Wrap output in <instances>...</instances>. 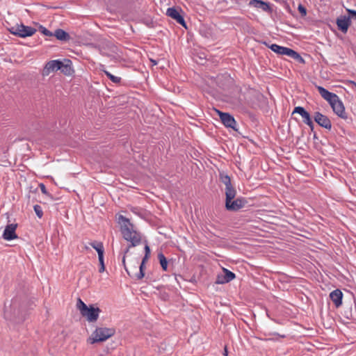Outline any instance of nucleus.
<instances>
[{
    "mask_svg": "<svg viewBox=\"0 0 356 356\" xmlns=\"http://www.w3.org/2000/svg\"><path fill=\"white\" fill-rule=\"evenodd\" d=\"M119 223L121 225V233L124 239L131 243L130 246H137L141 242V234L135 229L130 220L120 215L119 216Z\"/></svg>",
    "mask_w": 356,
    "mask_h": 356,
    "instance_id": "nucleus-1",
    "label": "nucleus"
},
{
    "mask_svg": "<svg viewBox=\"0 0 356 356\" xmlns=\"http://www.w3.org/2000/svg\"><path fill=\"white\" fill-rule=\"evenodd\" d=\"M115 333V330L114 328L98 327L88 338L87 343L90 344H95L97 343L105 341L108 338L113 336Z\"/></svg>",
    "mask_w": 356,
    "mask_h": 356,
    "instance_id": "nucleus-2",
    "label": "nucleus"
},
{
    "mask_svg": "<svg viewBox=\"0 0 356 356\" xmlns=\"http://www.w3.org/2000/svg\"><path fill=\"white\" fill-rule=\"evenodd\" d=\"M236 191L225 195V208L228 211H237L243 208L248 203L244 197H238L234 200Z\"/></svg>",
    "mask_w": 356,
    "mask_h": 356,
    "instance_id": "nucleus-3",
    "label": "nucleus"
},
{
    "mask_svg": "<svg viewBox=\"0 0 356 356\" xmlns=\"http://www.w3.org/2000/svg\"><path fill=\"white\" fill-rule=\"evenodd\" d=\"M9 31L12 34L20 38L31 36L36 32L35 29L31 26H25L23 24H16L15 26H12Z\"/></svg>",
    "mask_w": 356,
    "mask_h": 356,
    "instance_id": "nucleus-4",
    "label": "nucleus"
},
{
    "mask_svg": "<svg viewBox=\"0 0 356 356\" xmlns=\"http://www.w3.org/2000/svg\"><path fill=\"white\" fill-rule=\"evenodd\" d=\"M330 105L331 106L334 113L339 117L343 119L348 118V115L345 111V107L343 106V104L340 100L338 96L330 103Z\"/></svg>",
    "mask_w": 356,
    "mask_h": 356,
    "instance_id": "nucleus-5",
    "label": "nucleus"
},
{
    "mask_svg": "<svg viewBox=\"0 0 356 356\" xmlns=\"http://www.w3.org/2000/svg\"><path fill=\"white\" fill-rule=\"evenodd\" d=\"M220 117L222 123L228 128H232L234 131H236V121L234 118L228 113H223L218 110H216Z\"/></svg>",
    "mask_w": 356,
    "mask_h": 356,
    "instance_id": "nucleus-6",
    "label": "nucleus"
},
{
    "mask_svg": "<svg viewBox=\"0 0 356 356\" xmlns=\"http://www.w3.org/2000/svg\"><path fill=\"white\" fill-rule=\"evenodd\" d=\"M298 113L302 118V122L308 125L312 131L314 130V122L312 120L310 114L302 106L295 107L292 114Z\"/></svg>",
    "mask_w": 356,
    "mask_h": 356,
    "instance_id": "nucleus-7",
    "label": "nucleus"
},
{
    "mask_svg": "<svg viewBox=\"0 0 356 356\" xmlns=\"http://www.w3.org/2000/svg\"><path fill=\"white\" fill-rule=\"evenodd\" d=\"M101 310L99 307L90 305L89 307L81 314L86 317L88 322H96L99 318Z\"/></svg>",
    "mask_w": 356,
    "mask_h": 356,
    "instance_id": "nucleus-8",
    "label": "nucleus"
},
{
    "mask_svg": "<svg viewBox=\"0 0 356 356\" xmlns=\"http://www.w3.org/2000/svg\"><path fill=\"white\" fill-rule=\"evenodd\" d=\"M181 10H179L175 7L168 8L166 11V15L175 19L178 24L186 28L185 20L183 16L180 14Z\"/></svg>",
    "mask_w": 356,
    "mask_h": 356,
    "instance_id": "nucleus-9",
    "label": "nucleus"
},
{
    "mask_svg": "<svg viewBox=\"0 0 356 356\" xmlns=\"http://www.w3.org/2000/svg\"><path fill=\"white\" fill-rule=\"evenodd\" d=\"M63 66V63L59 60L49 61L43 70V75H49L51 72L58 71Z\"/></svg>",
    "mask_w": 356,
    "mask_h": 356,
    "instance_id": "nucleus-10",
    "label": "nucleus"
},
{
    "mask_svg": "<svg viewBox=\"0 0 356 356\" xmlns=\"http://www.w3.org/2000/svg\"><path fill=\"white\" fill-rule=\"evenodd\" d=\"M314 120L321 127L330 130L332 129V123L330 120L325 115L320 112L314 113Z\"/></svg>",
    "mask_w": 356,
    "mask_h": 356,
    "instance_id": "nucleus-11",
    "label": "nucleus"
},
{
    "mask_svg": "<svg viewBox=\"0 0 356 356\" xmlns=\"http://www.w3.org/2000/svg\"><path fill=\"white\" fill-rule=\"evenodd\" d=\"M219 178L220 181L225 185V195L236 191L234 186L231 183L230 177L225 172H220Z\"/></svg>",
    "mask_w": 356,
    "mask_h": 356,
    "instance_id": "nucleus-12",
    "label": "nucleus"
},
{
    "mask_svg": "<svg viewBox=\"0 0 356 356\" xmlns=\"http://www.w3.org/2000/svg\"><path fill=\"white\" fill-rule=\"evenodd\" d=\"M17 227V224L8 225L3 233V238L7 241H11L17 238L15 230Z\"/></svg>",
    "mask_w": 356,
    "mask_h": 356,
    "instance_id": "nucleus-13",
    "label": "nucleus"
},
{
    "mask_svg": "<svg viewBox=\"0 0 356 356\" xmlns=\"http://www.w3.org/2000/svg\"><path fill=\"white\" fill-rule=\"evenodd\" d=\"M223 275H218L217 277L216 283L218 284H225L227 283L232 280H233L236 275L234 273L229 270L227 268H223Z\"/></svg>",
    "mask_w": 356,
    "mask_h": 356,
    "instance_id": "nucleus-14",
    "label": "nucleus"
},
{
    "mask_svg": "<svg viewBox=\"0 0 356 356\" xmlns=\"http://www.w3.org/2000/svg\"><path fill=\"white\" fill-rule=\"evenodd\" d=\"M351 21L350 17H347V16H341L337 19V24L340 31L343 33H346L348 27L350 26Z\"/></svg>",
    "mask_w": 356,
    "mask_h": 356,
    "instance_id": "nucleus-15",
    "label": "nucleus"
},
{
    "mask_svg": "<svg viewBox=\"0 0 356 356\" xmlns=\"http://www.w3.org/2000/svg\"><path fill=\"white\" fill-rule=\"evenodd\" d=\"M316 88L321 95V96L325 99L330 104L332 101H333L337 95L334 93H332L322 86H317Z\"/></svg>",
    "mask_w": 356,
    "mask_h": 356,
    "instance_id": "nucleus-16",
    "label": "nucleus"
},
{
    "mask_svg": "<svg viewBox=\"0 0 356 356\" xmlns=\"http://www.w3.org/2000/svg\"><path fill=\"white\" fill-rule=\"evenodd\" d=\"M249 6H253V7H255V8H261L264 11L267 12V13H271L272 12V9L270 7L269 3H266L265 1H263L261 0H251L249 2Z\"/></svg>",
    "mask_w": 356,
    "mask_h": 356,
    "instance_id": "nucleus-17",
    "label": "nucleus"
},
{
    "mask_svg": "<svg viewBox=\"0 0 356 356\" xmlns=\"http://www.w3.org/2000/svg\"><path fill=\"white\" fill-rule=\"evenodd\" d=\"M330 298L337 307L342 304L343 293L339 289H335L330 294Z\"/></svg>",
    "mask_w": 356,
    "mask_h": 356,
    "instance_id": "nucleus-18",
    "label": "nucleus"
},
{
    "mask_svg": "<svg viewBox=\"0 0 356 356\" xmlns=\"http://www.w3.org/2000/svg\"><path fill=\"white\" fill-rule=\"evenodd\" d=\"M284 55L288 56L300 63H305L303 58L297 51L293 50L292 49L286 47Z\"/></svg>",
    "mask_w": 356,
    "mask_h": 356,
    "instance_id": "nucleus-19",
    "label": "nucleus"
},
{
    "mask_svg": "<svg viewBox=\"0 0 356 356\" xmlns=\"http://www.w3.org/2000/svg\"><path fill=\"white\" fill-rule=\"evenodd\" d=\"M58 40L66 41L70 38L69 34L63 29H58L53 34Z\"/></svg>",
    "mask_w": 356,
    "mask_h": 356,
    "instance_id": "nucleus-20",
    "label": "nucleus"
},
{
    "mask_svg": "<svg viewBox=\"0 0 356 356\" xmlns=\"http://www.w3.org/2000/svg\"><path fill=\"white\" fill-rule=\"evenodd\" d=\"M268 48L279 55H284V51L286 49V47L280 46L277 44H272L268 46Z\"/></svg>",
    "mask_w": 356,
    "mask_h": 356,
    "instance_id": "nucleus-21",
    "label": "nucleus"
},
{
    "mask_svg": "<svg viewBox=\"0 0 356 356\" xmlns=\"http://www.w3.org/2000/svg\"><path fill=\"white\" fill-rule=\"evenodd\" d=\"M63 63V66L60 70H61L62 72H63L65 74L69 75L72 72V68H71V64L72 62L70 60H65V62Z\"/></svg>",
    "mask_w": 356,
    "mask_h": 356,
    "instance_id": "nucleus-22",
    "label": "nucleus"
},
{
    "mask_svg": "<svg viewBox=\"0 0 356 356\" xmlns=\"http://www.w3.org/2000/svg\"><path fill=\"white\" fill-rule=\"evenodd\" d=\"M90 244L97 252L98 257L99 256L100 253L102 254H104V248L102 243L94 241V242L90 243Z\"/></svg>",
    "mask_w": 356,
    "mask_h": 356,
    "instance_id": "nucleus-23",
    "label": "nucleus"
},
{
    "mask_svg": "<svg viewBox=\"0 0 356 356\" xmlns=\"http://www.w3.org/2000/svg\"><path fill=\"white\" fill-rule=\"evenodd\" d=\"M158 259L159 260V263L162 267V269L165 271L168 270V261L162 252L158 254Z\"/></svg>",
    "mask_w": 356,
    "mask_h": 356,
    "instance_id": "nucleus-24",
    "label": "nucleus"
},
{
    "mask_svg": "<svg viewBox=\"0 0 356 356\" xmlns=\"http://www.w3.org/2000/svg\"><path fill=\"white\" fill-rule=\"evenodd\" d=\"M89 307H88L81 298H78L76 302V308L79 310L80 314H82Z\"/></svg>",
    "mask_w": 356,
    "mask_h": 356,
    "instance_id": "nucleus-25",
    "label": "nucleus"
},
{
    "mask_svg": "<svg viewBox=\"0 0 356 356\" xmlns=\"http://www.w3.org/2000/svg\"><path fill=\"white\" fill-rule=\"evenodd\" d=\"M144 268L145 264L141 263L139 266V272L137 273H134L133 277H135L138 280H141L145 276Z\"/></svg>",
    "mask_w": 356,
    "mask_h": 356,
    "instance_id": "nucleus-26",
    "label": "nucleus"
},
{
    "mask_svg": "<svg viewBox=\"0 0 356 356\" xmlns=\"http://www.w3.org/2000/svg\"><path fill=\"white\" fill-rule=\"evenodd\" d=\"M104 74L106 75V76L113 83H119L121 81V78L119 76H116L111 74L107 70H104Z\"/></svg>",
    "mask_w": 356,
    "mask_h": 356,
    "instance_id": "nucleus-27",
    "label": "nucleus"
},
{
    "mask_svg": "<svg viewBox=\"0 0 356 356\" xmlns=\"http://www.w3.org/2000/svg\"><path fill=\"white\" fill-rule=\"evenodd\" d=\"M99 262V273H103L105 270V265H104V254H99V256L98 257Z\"/></svg>",
    "mask_w": 356,
    "mask_h": 356,
    "instance_id": "nucleus-28",
    "label": "nucleus"
},
{
    "mask_svg": "<svg viewBox=\"0 0 356 356\" xmlns=\"http://www.w3.org/2000/svg\"><path fill=\"white\" fill-rule=\"evenodd\" d=\"M33 209H34V211L35 212V214L37 215V216L39 218H41L43 216V212H42V209L41 208V207L38 204H35L34 207H33Z\"/></svg>",
    "mask_w": 356,
    "mask_h": 356,
    "instance_id": "nucleus-29",
    "label": "nucleus"
},
{
    "mask_svg": "<svg viewBox=\"0 0 356 356\" xmlns=\"http://www.w3.org/2000/svg\"><path fill=\"white\" fill-rule=\"evenodd\" d=\"M125 259H126V256L125 255H123L122 257V264H123V266L124 268V270H126V272L127 273V274L130 276V277H134V273L133 272H131L128 270L127 266H126V263H125Z\"/></svg>",
    "mask_w": 356,
    "mask_h": 356,
    "instance_id": "nucleus-30",
    "label": "nucleus"
},
{
    "mask_svg": "<svg viewBox=\"0 0 356 356\" xmlns=\"http://www.w3.org/2000/svg\"><path fill=\"white\" fill-rule=\"evenodd\" d=\"M40 30L44 35H47V36L53 35L52 33L50 31H49L48 29H47L45 27H44L42 26H40Z\"/></svg>",
    "mask_w": 356,
    "mask_h": 356,
    "instance_id": "nucleus-31",
    "label": "nucleus"
},
{
    "mask_svg": "<svg viewBox=\"0 0 356 356\" xmlns=\"http://www.w3.org/2000/svg\"><path fill=\"white\" fill-rule=\"evenodd\" d=\"M298 10L302 17L307 15V9L302 4L298 5Z\"/></svg>",
    "mask_w": 356,
    "mask_h": 356,
    "instance_id": "nucleus-32",
    "label": "nucleus"
},
{
    "mask_svg": "<svg viewBox=\"0 0 356 356\" xmlns=\"http://www.w3.org/2000/svg\"><path fill=\"white\" fill-rule=\"evenodd\" d=\"M347 11H348V13L349 14V15L347 16V17H350V19H356V10H350V9H347Z\"/></svg>",
    "mask_w": 356,
    "mask_h": 356,
    "instance_id": "nucleus-33",
    "label": "nucleus"
},
{
    "mask_svg": "<svg viewBox=\"0 0 356 356\" xmlns=\"http://www.w3.org/2000/svg\"><path fill=\"white\" fill-rule=\"evenodd\" d=\"M347 85L355 92H356V82L353 81H348Z\"/></svg>",
    "mask_w": 356,
    "mask_h": 356,
    "instance_id": "nucleus-34",
    "label": "nucleus"
},
{
    "mask_svg": "<svg viewBox=\"0 0 356 356\" xmlns=\"http://www.w3.org/2000/svg\"><path fill=\"white\" fill-rule=\"evenodd\" d=\"M39 186H40V190L43 194L49 195V193L47 192V188L44 184H42V183L40 184Z\"/></svg>",
    "mask_w": 356,
    "mask_h": 356,
    "instance_id": "nucleus-35",
    "label": "nucleus"
},
{
    "mask_svg": "<svg viewBox=\"0 0 356 356\" xmlns=\"http://www.w3.org/2000/svg\"><path fill=\"white\" fill-rule=\"evenodd\" d=\"M144 249H145V254L150 256V248H149V246L148 245L147 243H146Z\"/></svg>",
    "mask_w": 356,
    "mask_h": 356,
    "instance_id": "nucleus-36",
    "label": "nucleus"
},
{
    "mask_svg": "<svg viewBox=\"0 0 356 356\" xmlns=\"http://www.w3.org/2000/svg\"><path fill=\"white\" fill-rule=\"evenodd\" d=\"M149 257V255L145 254L141 263L145 264L147 262V261L148 260Z\"/></svg>",
    "mask_w": 356,
    "mask_h": 356,
    "instance_id": "nucleus-37",
    "label": "nucleus"
},
{
    "mask_svg": "<svg viewBox=\"0 0 356 356\" xmlns=\"http://www.w3.org/2000/svg\"><path fill=\"white\" fill-rule=\"evenodd\" d=\"M131 246H130V245L128 246V248L124 250V255L126 256V254L128 253V252L129 251V248H131Z\"/></svg>",
    "mask_w": 356,
    "mask_h": 356,
    "instance_id": "nucleus-38",
    "label": "nucleus"
},
{
    "mask_svg": "<svg viewBox=\"0 0 356 356\" xmlns=\"http://www.w3.org/2000/svg\"><path fill=\"white\" fill-rule=\"evenodd\" d=\"M138 210V208H136V207L131 209L132 212H134L135 213H138V212H137Z\"/></svg>",
    "mask_w": 356,
    "mask_h": 356,
    "instance_id": "nucleus-39",
    "label": "nucleus"
},
{
    "mask_svg": "<svg viewBox=\"0 0 356 356\" xmlns=\"http://www.w3.org/2000/svg\"><path fill=\"white\" fill-rule=\"evenodd\" d=\"M152 63H154V65H156V62L155 60H152Z\"/></svg>",
    "mask_w": 356,
    "mask_h": 356,
    "instance_id": "nucleus-40",
    "label": "nucleus"
},
{
    "mask_svg": "<svg viewBox=\"0 0 356 356\" xmlns=\"http://www.w3.org/2000/svg\"><path fill=\"white\" fill-rule=\"evenodd\" d=\"M227 350L225 349V355H227Z\"/></svg>",
    "mask_w": 356,
    "mask_h": 356,
    "instance_id": "nucleus-41",
    "label": "nucleus"
},
{
    "mask_svg": "<svg viewBox=\"0 0 356 356\" xmlns=\"http://www.w3.org/2000/svg\"><path fill=\"white\" fill-rule=\"evenodd\" d=\"M5 316L7 317V312H5Z\"/></svg>",
    "mask_w": 356,
    "mask_h": 356,
    "instance_id": "nucleus-42",
    "label": "nucleus"
}]
</instances>
